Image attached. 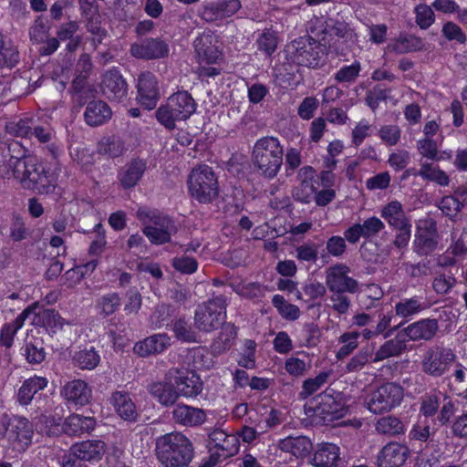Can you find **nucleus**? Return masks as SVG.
<instances>
[{
	"mask_svg": "<svg viewBox=\"0 0 467 467\" xmlns=\"http://www.w3.org/2000/svg\"><path fill=\"white\" fill-rule=\"evenodd\" d=\"M19 61V52L13 41L0 34V67H13Z\"/></svg>",
	"mask_w": 467,
	"mask_h": 467,
	"instance_id": "79ce46f5",
	"label": "nucleus"
},
{
	"mask_svg": "<svg viewBox=\"0 0 467 467\" xmlns=\"http://www.w3.org/2000/svg\"><path fill=\"white\" fill-rule=\"evenodd\" d=\"M70 451L77 456L79 461L99 462L102 459L106 451V444L100 440H88L77 442L70 447Z\"/></svg>",
	"mask_w": 467,
	"mask_h": 467,
	"instance_id": "5701e85b",
	"label": "nucleus"
},
{
	"mask_svg": "<svg viewBox=\"0 0 467 467\" xmlns=\"http://www.w3.org/2000/svg\"><path fill=\"white\" fill-rule=\"evenodd\" d=\"M175 384L179 396L195 397L202 390V382L200 377L194 373H188L176 378Z\"/></svg>",
	"mask_w": 467,
	"mask_h": 467,
	"instance_id": "e433bc0d",
	"label": "nucleus"
},
{
	"mask_svg": "<svg viewBox=\"0 0 467 467\" xmlns=\"http://www.w3.org/2000/svg\"><path fill=\"white\" fill-rule=\"evenodd\" d=\"M439 329L438 320L435 318H423L410 324L401 332L405 338L411 341H430L437 334Z\"/></svg>",
	"mask_w": 467,
	"mask_h": 467,
	"instance_id": "412c9836",
	"label": "nucleus"
},
{
	"mask_svg": "<svg viewBox=\"0 0 467 467\" xmlns=\"http://www.w3.org/2000/svg\"><path fill=\"white\" fill-rule=\"evenodd\" d=\"M339 461V447L334 443L325 442L317 445L311 464L314 467H336Z\"/></svg>",
	"mask_w": 467,
	"mask_h": 467,
	"instance_id": "a878e982",
	"label": "nucleus"
},
{
	"mask_svg": "<svg viewBox=\"0 0 467 467\" xmlns=\"http://www.w3.org/2000/svg\"><path fill=\"white\" fill-rule=\"evenodd\" d=\"M361 64L355 60L351 65L343 66L335 74L334 79L338 83H354L359 76Z\"/></svg>",
	"mask_w": 467,
	"mask_h": 467,
	"instance_id": "6e6d98bb",
	"label": "nucleus"
},
{
	"mask_svg": "<svg viewBox=\"0 0 467 467\" xmlns=\"http://www.w3.org/2000/svg\"><path fill=\"white\" fill-rule=\"evenodd\" d=\"M375 429L379 434L396 436L405 432L404 423L396 416L389 415L378 420Z\"/></svg>",
	"mask_w": 467,
	"mask_h": 467,
	"instance_id": "37998d69",
	"label": "nucleus"
},
{
	"mask_svg": "<svg viewBox=\"0 0 467 467\" xmlns=\"http://www.w3.org/2000/svg\"><path fill=\"white\" fill-rule=\"evenodd\" d=\"M438 246V234L433 220L420 221L417 226L413 250L420 255L431 254Z\"/></svg>",
	"mask_w": 467,
	"mask_h": 467,
	"instance_id": "ddd939ff",
	"label": "nucleus"
},
{
	"mask_svg": "<svg viewBox=\"0 0 467 467\" xmlns=\"http://www.w3.org/2000/svg\"><path fill=\"white\" fill-rule=\"evenodd\" d=\"M372 350L368 348H363L354 355L347 363L345 370L348 373L360 371L370 360L373 359Z\"/></svg>",
	"mask_w": 467,
	"mask_h": 467,
	"instance_id": "5fc2aeb1",
	"label": "nucleus"
},
{
	"mask_svg": "<svg viewBox=\"0 0 467 467\" xmlns=\"http://www.w3.org/2000/svg\"><path fill=\"white\" fill-rule=\"evenodd\" d=\"M120 306V297L117 293L102 296L97 302L99 313L104 317L112 315Z\"/></svg>",
	"mask_w": 467,
	"mask_h": 467,
	"instance_id": "680f3d73",
	"label": "nucleus"
},
{
	"mask_svg": "<svg viewBox=\"0 0 467 467\" xmlns=\"http://www.w3.org/2000/svg\"><path fill=\"white\" fill-rule=\"evenodd\" d=\"M234 437L227 435L222 430H214L209 434V443L218 450L222 451L220 454L223 458H228L236 451V447L233 444Z\"/></svg>",
	"mask_w": 467,
	"mask_h": 467,
	"instance_id": "a19ab883",
	"label": "nucleus"
},
{
	"mask_svg": "<svg viewBox=\"0 0 467 467\" xmlns=\"http://www.w3.org/2000/svg\"><path fill=\"white\" fill-rule=\"evenodd\" d=\"M328 377V372H320L317 377L306 379L299 393L300 398L306 399L313 395L327 381Z\"/></svg>",
	"mask_w": 467,
	"mask_h": 467,
	"instance_id": "052dcab7",
	"label": "nucleus"
},
{
	"mask_svg": "<svg viewBox=\"0 0 467 467\" xmlns=\"http://www.w3.org/2000/svg\"><path fill=\"white\" fill-rule=\"evenodd\" d=\"M284 150L276 137L266 136L256 140L253 148L252 161L261 176L275 178L283 164Z\"/></svg>",
	"mask_w": 467,
	"mask_h": 467,
	"instance_id": "7ed1b4c3",
	"label": "nucleus"
},
{
	"mask_svg": "<svg viewBox=\"0 0 467 467\" xmlns=\"http://www.w3.org/2000/svg\"><path fill=\"white\" fill-rule=\"evenodd\" d=\"M360 335L361 334L358 331H348L339 336L337 342L341 346L336 353L337 360H342L348 358L355 351V349L358 348Z\"/></svg>",
	"mask_w": 467,
	"mask_h": 467,
	"instance_id": "c03bdc74",
	"label": "nucleus"
},
{
	"mask_svg": "<svg viewBox=\"0 0 467 467\" xmlns=\"http://www.w3.org/2000/svg\"><path fill=\"white\" fill-rule=\"evenodd\" d=\"M213 37L207 34L195 38L193 47L201 63L213 64L217 61L220 52L213 44Z\"/></svg>",
	"mask_w": 467,
	"mask_h": 467,
	"instance_id": "7c9ffc66",
	"label": "nucleus"
},
{
	"mask_svg": "<svg viewBox=\"0 0 467 467\" xmlns=\"http://www.w3.org/2000/svg\"><path fill=\"white\" fill-rule=\"evenodd\" d=\"M349 268L344 264H337L326 270V286L331 293L348 292L351 294L358 290L356 279L348 275Z\"/></svg>",
	"mask_w": 467,
	"mask_h": 467,
	"instance_id": "f8f14e48",
	"label": "nucleus"
},
{
	"mask_svg": "<svg viewBox=\"0 0 467 467\" xmlns=\"http://www.w3.org/2000/svg\"><path fill=\"white\" fill-rule=\"evenodd\" d=\"M111 404L117 414L128 421H135L139 416L136 406L130 394L125 391H115L112 393Z\"/></svg>",
	"mask_w": 467,
	"mask_h": 467,
	"instance_id": "cd10ccee",
	"label": "nucleus"
},
{
	"mask_svg": "<svg viewBox=\"0 0 467 467\" xmlns=\"http://www.w3.org/2000/svg\"><path fill=\"white\" fill-rule=\"evenodd\" d=\"M456 285L454 274L448 272L438 273L433 279L432 288L436 294L444 296L448 294Z\"/></svg>",
	"mask_w": 467,
	"mask_h": 467,
	"instance_id": "864d4df0",
	"label": "nucleus"
},
{
	"mask_svg": "<svg viewBox=\"0 0 467 467\" xmlns=\"http://www.w3.org/2000/svg\"><path fill=\"white\" fill-rule=\"evenodd\" d=\"M171 415L173 421L183 427H199L207 420V414L204 410L183 403L176 404L171 411Z\"/></svg>",
	"mask_w": 467,
	"mask_h": 467,
	"instance_id": "f3484780",
	"label": "nucleus"
},
{
	"mask_svg": "<svg viewBox=\"0 0 467 467\" xmlns=\"http://www.w3.org/2000/svg\"><path fill=\"white\" fill-rule=\"evenodd\" d=\"M50 26L48 22L43 17L38 16L29 28L30 40L35 44L45 42L49 36Z\"/></svg>",
	"mask_w": 467,
	"mask_h": 467,
	"instance_id": "4d7b16f0",
	"label": "nucleus"
},
{
	"mask_svg": "<svg viewBox=\"0 0 467 467\" xmlns=\"http://www.w3.org/2000/svg\"><path fill=\"white\" fill-rule=\"evenodd\" d=\"M132 57L142 59H157L168 56V45L159 38H146L134 43L130 50Z\"/></svg>",
	"mask_w": 467,
	"mask_h": 467,
	"instance_id": "a211bd4d",
	"label": "nucleus"
},
{
	"mask_svg": "<svg viewBox=\"0 0 467 467\" xmlns=\"http://www.w3.org/2000/svg\"><path fill=\"white\" fill-rule=\"evenodd\" d=\"M42 317L45 319H55L57 313L53 309H42L34 304L24 309L15 320L3 326L0 333V344L6 348L12 347L16 332L24 326L26 319L30 316Z\"/></svg>",
	"mask_w": 467,
	"mask_h": 467,
	"instance_id": "9b49d317",
	"label": "nucleus"
},
{
	"mask_svg": "<svg viewBox=\"0 0 467 467\" xmlns=\"http://www.w3.org/2000/svg\"><path fill=\"white\" fill-rule=\"evenodd\" d=\"M96 421L91 417L78 414L70 415L64 424V431L69 435H80L94 430Z\"/></svg>",
	"mask_w": 467,
	"mask_h": 467,
	"instance_id": "4c0bfd02",
	"label": "nucleus"
},
{
	"mask_svg": "<svg viewBox=\"0 0 467 467\" xmlns=\"http://www.w3.org/2000/svg\"><path fill=\"white\" fill-rule=\"evenodd\" d=\"M137 218L141 222L143 227L150 226L156 227L157 230L164 229L176 231V226L172 219L157 210L139 208L137 211Z\"/></svg>",
	"mask_w": 467,
	"mask_h": 467,
	"instance_id": "bb28decb",
	"label": "nucleus"
},
{
	"mask_svg": "<svg viewBox=\"0 0 467 467\" xmlns=\"http://www.w3.org/2000/svg\"><path fill=\"white\" fill-rule=\"evenodd\" d=\"M364 238L370 240L379 234L385 229V223L377 216H370L360 223Z\"/></svg>",
	"mask_w": 467,
	"mask_h": 467,
	"instance_id": "69168bd1",
	"label": "nucleus"
},
{
	"mask_svg": "<svg viewBox=\"0 0 467 467\" xmlns=\"http://www.w3.org/2000/svg\"><path fill=\"white\" fill-rule=\"evenodd\" d=\"M171 346V337L165 333L155 334L139 341L134 352L140 357H148L164 352Z\"/></svg>",
	"mask_w": 467,
	"mask_h": 467,
	"instance_id": "b1692460",
	"label": "nucleus"
},
{
	"mask_svg": "<svg viewBox=\"0 0 467 467\" xmlns=\"http://www.w3.org/2000/svg\"><path fill=\"white\" fill-rule=\"evenodd\" d=\"M124 151V143L117 137L105 138L99 144V152L110 158L119 157Z\"/></svg>",
	"mask_w": 467,
	"mask_h": 467,
	"instance_id": "3c124183",
	"label": "nucleus"
},
{
	"mask_svg": "<svg viewBox=\"0 0 467 467\" xmlns=\"http://www.w3.org/2000/svg\"><path fill=\"white\" fill-rule=\"evenodd\" d=\"M409 456L407 446L399 442H389L379 453L378 463L379 467H400Z\"/></svg>",
	"mask_w": 467,
	"mask_h": 467,
	"instance_id": "4be33fe9",
	"label": "nucleus"
},
{
	"mask_svg": "<svg viewBox=\"0 0 467 467\" xmlns=\"http://www.w3.org/2000/svg\"><path fill=\"white\" fill-rule=\"evenodd\" d=\"M136 88L139 102L149 110L154 109L161 97L156 76L150 71L140 73Z\"/></svg>",
	"mask_w": 467,
	"mask_h": 467,
	"instance_id": "4468645a",
	"label": "nucleus"
},
{
	"mask_svg": "<svg viewBox=\"0 0 467 467\" xmlns=\"http://www.w3.org/2000/svg\"><path fill=\"white\" fill-rule=\"evenodd\" d=\"M281 451L289 452L296 458L306 455L312 447L310 440L305 436L286 437L279 441Z\"/></svg>",
	"mask_w": 467,
	"mask_h": 467,
	"instance_id": "f704fd0d",
	"label": "nucleus"
},
{
	"mask_svg": "<svg viewBox=\"0 0 467 467\" xmlns=\"http://www.w3.org/2000/svg\"><path fill=\"white\" fill-rule=\"evenodd\" d=\"M155 453L163 467H187L194 456L192 441L181 431H171L156 439Z\"/></svg>",
	"mask_w": 467,
	"mask_h": 467,
	"instance_id": "f257e3e1",
	"label": "nucleus"
},
{
	"mask_svg": "<svg viewBox=\"0 0 467 467\" xmlns=\"http://www.w3.org/2000/svg\"><path fill=\"white\" fill-rule=\"evenodd\" d=\"M101 91L111 101L121 102L128 95V84L116 68L106 71L102 76Z\"/></svg>",
	"mask_w": 467,
	"mask_h": 467,
	"instance_id": "2eb2a0df",
	"label": "nucleus"
},
{
	"mask_svg": "<svg viewBox=\"0 0 467 467\" xmlns=\"http://www.w3.org/2000/svg\"><path fill=\"white\" fill-rule=\"evenodd\" d=\"M35 137L40 143H47L46 149L50 155L57 159L61 152L59 146L52 141L55 132L49 125H34L32 138Z\"/></svg>",
	"mask_w": 467,
	"mask_h": 467,
	"instance_id": "ea45409f",
	"label": "nucleus"
},
{
	"mask_svg": "<svg viewBox=\"0 0 467 467\" xmlns=\"http://www.w3.org/2000/svg\"><path fill=\"white\" fill-rule=\"evenodd\" d=\"M60 394L69 405L83 407L89 403L92 390L86 381L74 379L62 387Z\"/></svg>",
	"mask_w": 467,
	"mask_h": 467,
	"instance_id": "6ab92c4d",
	"label": "nucleus"
},
{
	"mask_svg": "<svg viewBox=\"0 0 467 467\" xmlns=\"http://www.w3.org/2000/svg\"><path fill=\"white\" fill-rule=\"evenodd\" d=\"M237 336V327L233 323H225L218 337L212 343V350L215 355H220L231 348Z\"/></svg>",
	"mask_w": 467,
	"mask_h": 467,
	"instance_id": "c9c22d12",
	"label": "nucleus"
},
{
	"mask_svg": "<svg viewBox=\"0 0 467 467\" xmlns=\"http://www.w3.org/2000/svg\"><path fill=\"white\" fill-rule=\"evenodd\" d=\"M403 397L404 389L399 383L386 382L369 394L367 408L374 414H381L400 406Z\"/></svg>",
	"mask_w": 467,
	"mask_h": 467,
	"instance_id": "1a4fd4ad",
	"label": "nucleus"
},
{
	"mask_svg": "<svg viewBox=\"0 0 467 467\" xmlns=\"http://www.w3.org/2000/svg\"><path fill=\"white\" fill-rule=\"evenodd\" d=\"M149 391L163 406L175 404L179 398V392L171 382H153L150 385Z\"/></svg>",
	"mask_w": 467,
	"mask_h": 467,
	"instance_id": "72a5a7b5",
	"label": "nucleus"
},
{
	"mask_svg": "<svg viewBox=\"0 0 467 467\" xmlns=\"http://www.w3.org/2000/svg\"><path fill=\"white\" fill-rule=\"evenodd\" d=\"M380 216L390 227L398 229L410 223L403 205L399 201H391L380 209Z\"/></svg>",
	"mask_w": 467,
	"mask_h": 467,
	"instance_id": "c756f323",
	"label": "nucleus"
},
{
	"mask_svg": "<svg viewBox=\"0 0 467 467\" xmlns=\"http://www.w3.org/2000/svg\"><path fill=\"white\" fill-rule=\"evenodd\" d=\"M227 298L215 296L199 305L194 313V327L199 331L210 333L223 324L226 317Z\"/></svg>",
	"mask_w": 467,
	"mask_h": 467,
	"instance_id": "6e6552de",
	"label": "nucleus"
},
{
	"mask_svg": "<svg viewBox=\"0 0 467 467\" xmlns=\"http://www.w3.org/2000/svg\"><path fill=\"white\" fill-rule=\"evenodd\" d=\"M14 177L24 189L39 194H47L56 188V176L36 157L16 159L13 170Z\"/></svg>",
	"mask_w": 467,
	"mask_h": 467,
	"instance_id": "f03ea898",
	"label": "nucleus"
},
{
	"mask_svg": "<svg viewBox=\"0 0 467 467\" xmlns=\"http://www.w3.org/2000/svg\"><path fill=\"white\" fill-rule=\"evenodd\" d=\"M255 44L259 51L267 57H271L277 48V33L272 28H265L258 35Z\"/></svg>",
	"mask_w": 467,
	"mask_h": 467,
	"instance_id": "a18cd8bd",
	"label": "nucleus"
},
{
	"mask_svg": "<svg viewBox=\"0 0 467 467\" xmlns=\"http://www.w3.org/2000/svg\"><path fill=\"white\" fill-rule=\"evenodd\" d=\"M429 307L428 302L421 296L401 298L395 304L394 310L397 317L409 322Z\"/></svg>",
	"mask_w": 467,
	"mask_h": 467,
	"instance_id": "393cba45",
	"label": "nucleus"
},
{
	"mask_svg": "<svg viewBox=\"0 0 467 467\" xmlns=\"http://www.w3.org/2000/svg\"><path fill=\"white\" fill-rule=\"evenodd\" d=\"M111 117V109L102 100L90 101L85 110L84 118L89 126H99L109 120Z\"/></svg>",
	"mask_w": 467,
	"mask_h": 467,
	"instance_id": "2f4dec72",
	"label": "nucleus"
},
{
	"mask_svg": "<svg viewBox=\"0 0 467 467\" xmlns=\"http://www.w3.org/2000/svg\"><path fill=\"white\" fill-rule=\"evenodd\" d=\"M99 361L100 356L94 348L79 350L73 357V364L80 369L91 370L99 365Z\"/></svg>",
	"mask_w": 467,
	"mask_h": 467,
	"instance_id": "de8ad7c7",
	"label": "nucleus"
},
{
	"mask_svg": "<svg viewBox=\"0 0 467 467\" xmlns=\"http://www.w3.org/2000/svg\"><path fill=\"white\" fill-rule=\"evenodd\" d=\"M47 385V379L43 377H34L26 379L17 393V400L22 405H27L31 402L34 396L44 389Z\"/></svg>",
	"mask_w": 467,
	"mask_h": 467,
	"instance_id": "58836bf2",
	"label": "nucleus"
},
{
	"mask_svg": "<svg viewBox=\"0 0 467 467\" xmlns=\"http://www.w3.org/2000/svg\"><path fill=\"white\" fill-rule=\"evenodd\" d=\"M451 386L458 395L467 390V368L461 363H456L454 366L451 376Z\"/></svg>",
	"mask_w": 467,
	"mask_h": 467,
	"instance_id": "bf43d9fd",
	"label": "nucleus"
},
{
	"mask_svg": "<svg viewBox=\"0 0 467 467\" xmlns=\"http://www.w3.org/2000/svg\"><path fill=\"white\" fill-rule=\"evenodd\" d=\"M348 292L331 293L328 305L339 316L347 315L351 307V299L347 296Z\"/></svg>",
	"mask_w": 467,
	"mask_h": 467,
	"instance_id": "e2e57ef3",
	"label": "nucleus"
},
{
	"mask_svg": "<svg viewBox=\"0 0 467 467\" xmlns=\"http://www.w3.org/2000/svg\"><path fill=\"white\" fill-rule=\"evenodd\" d=\"M424 48L425 43L423 39L413 35H400L397 39L387 46L389 52L396 54L417 52Z\"/></svg>",
	"mask_w": 467,
	"mask_h": 467,
	"instance_id": "473e14b6",
	"label": "nucleus"
},
{
	"mask_svg": "<svg viewBox=\"0 0 467 467\" xmlns=\"http://www.w3.org/2000/svg\"><path fill=\"white\" fill-rule=\"evenodd\" d=\"M272 304L277 309L279 315L286 320H296L300 316L299 307L288 303L281 295H275L272 298Z\"/></svg>",
	"mask_w": 467,
	"mask_h": 467,
	"instance_id": "8fccbe9b",
	"label": "nucleus"
},
{
	"mask_svg": "<svg viewBox=\"0 0 467 467\" xmlns=\"http://www.w3.org/2000/svg\"><path fill=\"white\" fill-rule=\"evenodd\" d=\"M317 411L324 420L328 421L342 418L346 413L345 408L332 398H327L326 400H323L317 407Z\"/></svg>",
	"mask_w": 467,
	"mask_h": 467,
	"instance_id": "09e8293b",
	"label": "nucleus"
},
{
	"mask_svg": "<svg viewBox=\"0 0 467 467\" xmlns=\"http://www.w3.org/2000/svg\"><path fill=\"white\" fill-rule=\"evenodd\" d=\"M23 350L26 360L30 364H39L46 358V351L43 347V342L38 338L27 341L23 348Z\"/></svg>",
	"mask_w": 467,
	"mask_h": 467,
	"instance_id": "603ef678",
	"label": "nucleus"
},
{
	"mask_svg": "<svg viewBox=\"0 0 467 467\" xmlns=\"http://www.w3.org/2000/svg\"><path fill=\"white\" fill-rule=\"evenodd\" d=\"M408 340L405 338L403 333L400 331L397 336L389 340H387L374 354L372 362H379L384 359L399 357L407 349Z\"/></svg>",
	"mask_w": 467,
	"mask_h": 467,
	"instance_id": "c85d7f7f",
	"label": "nucleus"
},
{
	"mask_svg": "<svg viewBox=\"0 0 467 467\" xmlns=\"http://www.w3.org/2000/svg\"><path fill=\"white\" fill-rule=\"evenodd\" d=\"M456 358L455 353L449 348H430L422 356L421 370L433 378L442 377L455 363Z\"/></svg>",
	"mask_w": 467,
	"mask_h": 467,
	"instance_id": "9d476101",
	"label": "nucleus"
},
{
	"mask_svg": "<svg viewBox=\"0 0 467 467\" xmlns=\"http://www.w3.org/2000/svg\"><path fill=\"white\" fill-rule=\"evenodd\" d=\"M147 170V162L142 159H132L118 172V182L125 190L132 189L139 184Z\"/></svg>",
	"mask_w": 467,
	"mask_h": 467,
	"instance_id": "aec40b11",
	"label": "nucleus"
},
{
	"mask_svg": "<svg viewBox=\"0 0 467 467\" xmlns=\"http://www.w3.org/2000/svg\"><path fill=\"white\" fill-rule=\"evenodd\" d=\"M242 7L240 0H218L203 5L201 16L207 22L231 17Z\"/></svg>",
	"mask_w": 467,
	"mask_h": 467,
	"instance_id": "dca6fc26",
	"label": "nucleus"
},
{
	"mask_svg": "<svg viewBox=\"0 0 467 467\" xmlns=\"http://www.w3.org/2000/svg\"><path fill=\"white\" fill-rule=\"evenodd\" d=\"M33 424L24 417L6 414L0 418V446L16 452H24L32 443Z\"/></svg>",
	"mask_w": 467,
	"mask_h": 467,
	"instance_id": "20e7f679",
	"label": "nucleus"
},
{
	"mask_svg": "<svg viewBox=\"0 0 467 467\" xmlns=\"http://www.w3.org/2000/svg\"><path fill=\"white\" fill-rule=\"evenodd\" d=\"M196 108L197 104L188 91H178L157 109L155 117L166 129L173 130L176 121L188 119L196 111Z\"/></svg>",
	"mask_w": 467,
	"mask_h": 467,
	"instance_id": "39448f33",
	"label": "nucleus"
},
{
	"mask_svg": "<svg viewBox=\"0 0 467 467\" xmlns=\"http://www.w3.org/2000/svg\"><path fill=\"white\" fill-rule=\"evenodd\" d=\"M286 52L291 61L299 66L315 68L324 62L325 47L308 35L290 42Z\"/></svg>",
	"mask_w": 467,
	"mask_h": 467,
	"instance_id": "0eeeda50",
	"label": "nucleus"
},
{
	"mask_svg": "<svg viewBox=\"0 0 467 467\" xmlns=\"http://www.w3.org/2000/svg\"><path fill=\"white\" fill-rule=\"evenodd\" d=\"M176 231L159 229L156 227L145 226L142 229L143 234L149 239L153 244H163L170 243L171 240V234Z\"/></svg>",
	"mask_w": 467,
	"mask_h": 467,
	"instance_id": "338daca9",
	"label": "nucleus"
},
{
	"mask_svg": "<svg viewBox=\"0 0 467 467\" xmlns=\"http://www.w3.org/2000/svg\"><path fill=\"white\" fill-rule=\"evenodd\" d=\"M190 195L200 203H211L218 197L219 183L213 168L201 164L194 167L188 176Z\"/></svg>",
	"mask_w": 467,
	"mask_h": 467,
	"instance_id": "423d86ee",
	"label": "nucleus"
},
{
	"mask_svg": "<svg viewBox=\"0 0 467 467\" xmlns=\"http://www.w3.org/2000/svg\"><path fill=\"white\" fill-rule=\"evenodd\" d=\"M417 175L424 180L434 182L441 186H447L450 183V178L447 173L438 166H433L431 163H421Z\"/></svg>",
	"mask_w": 467,
	"mask_h": 467,
	"instance_id": "49530a36",
	"label": "nucleus"
},
{
	"mask_svg": "<svg viewBox=\"0 0 467 467\" xmlns=\"http://www.w3.org/2000/svg\"><path fill=\"white\" fill-rule=\"evenodd\" d=\"M378 136L385 145L395 146L400 140L401 130L398 125H383L379 129Z\"/></svg>",
	"mask_w": 467,
	"mask_h": 467,
	"instance_id": "0e129e2a",
	"label": "nucleus"
},
{
	"mask_svg": "<svg viewBox=\"0 0 467 467\" xmlns=\"http://www.w3.org/2000/svg\"><path fill=\"white\" fill-rule=\"evenodd\" d=\"M311 368L308 358L302 359L296 357H290L285 362V369L295 378L304 376Z\"/></svg>",
	"mask_w": 467,
	"mask_h": 467,
	"instance_id": "13d9d810",
	"label": "nucleus"
},
{
	"mask_svg": "<svg viewBox=\"0 0 467 467\" xmlns=\"http://www.w3.org/2000/svg\"><path fill=\"white\" fill-rule=\"evenodd\" d=\"M172 331L177 339L183 342H197V334L184 319H178L172 326Z\"/></svg>",
	"mask_w": 467,
	"mask_h": 467,
	"instance_id": "774afa93",
	"label": "nucleus"
}]
</instances>
